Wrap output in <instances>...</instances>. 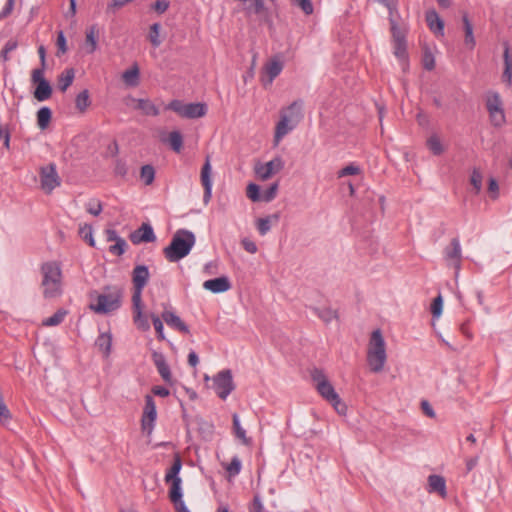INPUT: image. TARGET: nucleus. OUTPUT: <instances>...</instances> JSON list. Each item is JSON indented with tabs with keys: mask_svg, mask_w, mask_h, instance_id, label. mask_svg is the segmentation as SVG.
I'll return each instance as SVG.
<instances>
[{
	"mask_svg": "<svg viewBox=\"0 0 512 512\" xmlns=\"http://www.w3.org/2000/svg\"><path fill=\"white\" fill-rule=\"evenodd\" d=\"M195 242L196 237L193 232L179 229L173 234L170 244L163 249V254L169 262H178L189 255Z\"/></svg>",
	"mask_w": 512,
	"mask_h": 512,
	"instance_id": "1",
	"label": "nucleus"
},
{
	"mask_svg": "<svg viewBox=\"0 0 512 512\" xmlns=\"http://www.w3.org/2000/svg\"><path fill=\"white\" fill-rule=\"evenodd\" d=\"M42 274L41 288L44 298L54 299L62 295V271L55 261L45 262L40 268Z\"/></svg>",
	"mask_w": 512,
	"mask_h": 512,
	"instance_id": "2",
	"label": "nucleus"
},
{
	"mask_svg": "<svg viewBox=\"0 0 512 512\" xmlns=\"http://www.w3.org/2000/svg\"><path fill=\"white\" fill-rule=\"evenodd\" d=\"M387 360L386 344L383 335L379 329L372 332L368 349H367V363L369 368L374 373H379L383 370Z\"/></svg>",
	"mask_w": 512,
	"mask_h": 512,
	"instance_id": "3",
	"label": "nucleus"
},
{
	"mask_svg": "<svg viewBox=\"0 0 512 512\" xmlns=\"http://www.w3.org/2000/svg\"><path fill=\"white\" fill-rule=\"evenodd\" d=\"M312 380L315 382V387L318 393L337 411L340 415H345L347 406L342 402L339 395L336 393L333 385L329 382L326 375L322 370L314 369L311 373Z\"/></svg>",
	"mask_w": 512,
	"mask_h": 512,
	"instance_id": "4",
	"label": "nucleus"
},
{
	"mask_svg": "<svg viewBox=\"0 0 512 512\" xmlns=\"http://www.w3.org/2000/svg\"><path fill=\"white\" fill-rule=\"evenodd\" d=\"M121 299V289L107 288L104 293L97 295L96 302L90 304V309L98 314H108L120 308Z\"/></svg>",
	"mask_w": 512,
	"mask_h": 512,
	"instance_id": "5",
	"label": "nucleus"
},
{
	"mask_svg": "<svg viewBox=\"0 0 512 512\" xmlns=\"http://www.w3.org/2000/svg\"><path fill=\"white\" fill-rule=\"evenodd\" d=\"M166 109L174 111L179 116L188 119L200 118L206 115L207 105L205 103H188L185 104L180 100H172Z\"/></svg>",
	"mask_w": 512,
	"mask_h": 512,
	"instance_id": "6",
	"label": "nucleus"
},
{
	"mask_svg": "<svg viewBox=\"0 0 512 512\" xmlns=\"http://www.w3.org/2000/svg\"><path fill=\"white\" fill-rule=\"evenodd\" d=\"M486 107L494 126H501L505 122L502 100L497 92L489 91L486 95Z\"/></svg>",
	"mask_w": 512,
	"mask_h": 512,
	"instance_id": "7",
	"label": "nucleus"
},
{
	"mask_svg": "<svg viewBox=\"0 0 512 512\" xmlns=\"http://www.w3.org/2000/svg\"><path fill=\"white\" fill-rule=\"evenodd\" d=\"M216 394L225 400L235 389L231 370L226 369L217 373L213 379Z\"/></svg>",
	"mask_w": 512,
	"mask_h": 512,
	"instance_id": "8",
	"label": "nucleus"
},
{
	"mask_svg": "<svg viewBox=\"0 0 512 512\" xmlns=\"http://www.w3.org/2000/svg\"><path fill=\"white\" fill-rule=\"evenodd\" d=\"M149 279V270L145 265H137L132 272L134 292L132 302H141L142 291Z\"/></svg>",
	"mask_w": 512,
	"mask_h": 512,
	"instance_id": "9",
	"label": "nucleus"
},
{
	"mask_svg": "<svg viewBox=\"0 0 512 512\" xmlns=\"http://www.w3.org/2000/svg\"><path fill=\"white\" fill-rule=\"evenodd\" d=\"M40 183L42 190L50 194L61 183L60 177L54 164L42 167L40 170Z\"/></svg>",
	"mask_w": 512,
	"mask_h": 512,
	"instance_id": "10",
	"label": "nucleus"
},
{
	"mask_svg": "<svg viewBox=\"0 0 512 512\" xmlns=\"http://www.w3.org/2000/svg\"><path fill=\"white\" fill-rule=\"evenodd\" d=\"M157 417L156 405L151 395L145 396V406L141 419V428L143 431L151 434L154 428V422Z\"/></svg>",
	"mask_w": 512,
	"mask_h": 512,
	"instance_id": "11",
	"label": "nucleus"
},
{
	"mask_svg": "<svg viewBox=\"0 0 512 512\" xmlns=\"http://www.w3.org/2000/svg\"><path fill=\"white\" fill-rule=\"evenodd\" d=\"M444 258L449 266L455 268L456 272L460 270L462 250L459 239L453 238L450 244L444 249Z\"/></svg>",
	"mask_w": 512,
	"mask_h": 512,
	"instance_id": "12",
	"label": "nucleus"
},
{
	"mask_svg": "<svg viewBox=\"0 0 512 512\" xmlns=\"http://www.w3.org/2000/svg\"><path fill=\"white\" fill-rule=\"evenodd\" d=\"M284 168V161L281 157H275L265 164L256 166L255 173L261 180H268L274 174Z\"/></svg>",
	"mask_w": 512,
	"mask_h": 512,
	"instance_id": "13",
	"label": "nucleus"
},
{
	"mask_svg": "<svg viewBox=\"0 0 512 512\" xmlns=\"http://www.w3.org/2000/svg\"><path fill=\"white\" fill-rule=\"evenodd\" d=\"M283 70V63L278 57L270 59L263 67L262 84L267 87Z\"/></svg>",
	"mask_w": 512,
	"mask_h": 512,
	"instance_id": "14",
	"label": "nucleus"
},
{
	"mask_svg": "<svg viewBox=\"0 0 512 512\" xmlns=\"http://www.w3.org/2000/svg\"><path fill=\"white\" fill-rule=\"evenodd\" d=\"M212 167L210 162V156H207L205 159V163L202 166L200 180L201 184L204 188L203 202L204 204H208L212 197Z\"/></svg>",
	"mask_w": 512,
	"mask_h": 512,
	"instance_id": "15",
	"label": "nucleus"
},
{
	"mask_svg": "<svg viewBox=\"0 0 512 512\" xmlns=\"http://www.w3.org/2000/svg\"><path fill=\"white\" fill-rule=\"evenodd\" d=\"M125 103L128 106L133 104L134 109L140 110L147 116H158L160 113L158 107L149 99H136L132 96H128L125 99Z\"/></svg>",
	"mask_w": 512,
	"mask_h": 512,
	"instance_id": "16",
	"label": "nucleus"
},
{
	"mask_svg": "<svg viewBox=\"0 0 512 512\" xmlns=\"http://www.w3.org/2000/svg\"><path fill=\"white\" fill-rule=\"evenodd\" d=\"M130 240L133 244L150 243L156 240V236L149 223H142L137 230L130 234Z\"/></svg>",
	"mask_w": 512,
	"mask_h": 512,
	"instance_id": "17",
	"label": "nucleus"
},
{
	"mask_svg": "<svg viewBox=\"0 0 512 512\" xmlns=\"http://www.w3.org/2000/svg\"><path fill=\"white\" fill-rule=\"evenodd\" d=\"M152 360L162 379L166 383L172 384V373L165 356L161 352L154 351L152 353Z\"/></svg>",
	"mask_w": 512,
	"mask_h": 512,
	"instance_id": "18",
	"label": "nucleus"
},
{
	"mask_svg": "<svg viewBox=\"0 0 512 512\" xmlns=\"http://www.w3.org/2000/svg\"><path fill=\"white\" fill-rule=\"evenodd\" d=\"M296 125L290 123L287 113H280V120L276 124L274 133V145L277 146L280 141L291 132Z\"/></svg>",
	"mask_w": 512,
	"mask_h": 512,
	"instance_id": "19",
	"label": "nucleus"
},
{
	"mask_svg": "<svg viewBox=\"0 0 512 512\" xmlns=\"http://www.w3.org/2000/svg\"><path fill=\"white\" fill-rule=\"evenodd\" d=\"M425 20L429 29L439 36L444 35V21L440 18L438 13L434 10H428L425 14Z\"/></svg>",
	"mask_w": 512,
	"mask_h": 512,
	"instance_id": "20",
	"label": "nucleus"
},
{
	"mask_svg": "<svg viewBox=\"0 0 512 512\" xmlns=\"http://www.w3.org/2000/svg\"><path fill=\"white\" fill-rule=\"evenodd\" d=\"M162 319L165 321V323L171 327L172 329H175L179 332H182L184 334H189L190 330L188 326L181 320L179 316H177L172 311H164L161 315Z\"/></svg>",
	"mask_w": 512,
	"mask_h": 512,
	"instance_id": "21",
	"label": "nucleus"
},
{
	"mask_svg": "<svg viewBox=\"0 0 512 512\" xmlns=\"http://www.w3.org/2000/svg\"><path fill=\"white\" fill-rule=\"evenodd\" d=\"M203 287L213 293L226 292L231 288L229 279L225 276L209 279L203 283Z\"/></svg>",
	"mask_w": 512,
	"mask_h": 512,
	"instance_id": "22",
	"label": "nucleus"
},
{
	"mask_svg": "<svg viewBox=\"0 0 512 512\" xmlns=\"http://www.w3.org/2000/svg\"><path fill=\"white\" fill-rule=\"evenodd\" d=\"M303 101L298 99L293 101L288 107L283 108L280 113H287L290 123L298 125L303 118Z\"/></svg>",
	"mask_w": 512,
	"mask_h": 512,
	"instance_id": "23",
	"label": "nucleus"
},
{
	"mask_svg": "<svg viewBox=\"0 0 512 512\" xmlns=\"http://www.w3.org/2000/svg\"><path fill=\"white\" fill-rule=\"evenodd\" d=\"M133 303V320L138 329L142 331H148L150 329V324L146 316L143 315L141 302H132Z\"/></svg>",
	"mask_w": 512,
	"mask_h": 512,
	"instance_id": "24",
	"label": "nucleus"
},
{
	"mask_svg": "<svg viewBox=\"0 0 512 512\" xmlns=\"http://www.w3.org/2000/svg\"><path fill=\"white\" fill-rule=\"evenodd\" d=\"M428 486V491L430 493L436 492L440 494L442 497L446 496V481L444 477L435 474L430 475L428 477Z\"/></svg>",
	"mask_w": 512,
	"mask_h": 512,
	"instance_id": "25",
	"label": "nucleus"
},
{
	"mask_svg": "<svg viewBox=\"0 0 512 512\" xmlns=\"http://www.w3.org/2000/svg\"><path fill=\"white\" fill-rule=\"evenodd\" d=\"M75 71L73 68L65 69L57 79V87L61 92H65L73 83Z\"/></svg>",
	"mask_w": 512,
	"mask_h": 512,
	"instance_id": "26",
	"label": "nucleus"
},
{
	"mask_svg": "<svg viewBox=\"0 0 512 512\" xmlns=\"http://www.w3.org/2000/svg\"><path fill=\"white\" fill-rule=\"evenodd\" d=\"M34 98L40 102L48 100L52 95V87L47 80H42L36 84Z\"/></svg>",
	"mask_w": 512,
	"mask_h": 512,
	"instance_id": "27",
	"label": "nucleus"
},
{
	"mask_svg": "<svg viewBox=\"0 0 512 512\" xmlns=\"http://www.w3.org/2000/svg\"><path fill=\"white\" fill-rule=\"evenodd\" d=\"M97 348L103 353L105 357H108L111 352L112 337L109 333H101L95 342Z\"/></svg>",
	"mask_w": 512,
	"mask_h": 512,
	"instance_id": "28",
	"label": "nucleus"
},
{
	"mask_svg": "<svg viewBox=\"0 0 512 512\" xmlns=\"http://www.w3.org/2000/svg\"><path fill=\"white\" fill-rule=\"evenodd\" d=\"M463 22V28L465 33V44L470 48L473 49L476 45L475 38L473 35V25L471 21L468 18L467 14H464L462 17Z\"/></svg>",
	"mask_w": 512,
	"mask_h": 512,
	"instance_id": "29",
	"label": "nucleus"
},
{
	"mask_svg": "<svg viewBox=\"0 0 512 512\" xmlns=\"http://www.w3.org/2000/svg\"><path fill=\"white\" fill-rule=\"evenodd\" d=\"M232 420H233V430H234V434L235 436L241 440V442L244 444V445H250L252 443V440L251 438L247 437L246 436V431L245 429L241 426L240 424V420H239V416L237 413H234L233 416H232Z\"/></svg>",
	"mask_w": 512,
	"mask_h": 512,
	"instance_id": "30",
	"label": "nucleus"
},
{
	"mask_svg": "<svg viewBox=\"0 0 512 512\" xmlns=\"http://www.w3.org/2000/svg\"><path fill=\"white\" fill-rule=\"evenodd\" d=\"M162 141L168 142L171 149L177 153H179L183 147V136L177 130L170 132L168 138L162 139Z\"/></svg>",
	"mask_w": 512,
	"mask_h": 512,
	"instance_id": "31",
	"label": "nucleus"
},
{
	"mask_svg": "<svg viewBox=\"0 0 512 512\" xmlns=\"http://www.w3.org/2000/svg\"><path fill=\"white\" fill-rule=\"evenodd\" d=\"M139 73V68L135 64L130 69L124 71L122 79L128 86L135 87L139 84Z\"/></svg>",
	"mask_w": 512,
	"mask_h": 512,
	"instance_id": "32",
	"label": "nucleus"
},
{
	"mask_svg": "<svg viewBox=\"0 0 512 512\" xmlns=\"http://www.w3.org/2000/svg\"><path fill=\"white\" fill-rule=\"evenodd\" d=\"M171 487L169 490V499L174 504L182 502V489H181V479H175L174 481H170Z\"/></svg>",
	"mask_w": 512,
	"mask_h": 512,
	"instance_id": "33",
	"label": "nucleus"
},
{
	"mask_svg": "<svg viewBox=\"0 0 512 512\" xmlns=\"http://www.w3.org/2000/svg\"><path fill=\"white\" fill-rule=\"evenodd\" d=\"M505 69L502 75L503 81L510 86L512 83V58L510 56L509 48L506 47L504 51Z\"/></svg>",
	"mask_w": 512,
	"mask_h": 512,
	"instance_id": "34",
	"label": "nucleus"
},
{
	"mask_svg": "<svg viewBox=\"0 0 512 512\" xmlns=\"http://www.w3.org/2000/svg\"><path fill=\"white\" fill-rule=\"evenodd\" d=\"M52 118V111L49 107H42L37 112V125L44 130L48 127Z\"/></svg>",
	"mask_w": 512,
	"mask_h": 512,
	"instance_id": "35",
	"label": "nucleus"
},
{
	"mask_svg": "<svg viewBox=\"0 0 512 512\" xmlns=\"http://www.w3.org/2000/svg\"><path fill=\"white\" fill-rule=\"evenodd\" d=\"M182 468V462L179 456H176L172 466L168 469L165 475V482L170 483V481H174L175 479H181L178 474Z\"/></svg>",
	"mask_w": 512,
	"mask_h": 512,
	"instance_id": "36",
	"label": "nucleus"
},
{
	"mask_svg": "<svg viewBox=\"0 0 512 512\" xmlns=\"http://www.w3.org/2000/svg\"><path fill=\"white\" fill-rule=\"evenodd\" d=\"M90 105L89 92L85 89L76 96L75 106L79 112L84 113Z\"/></svg>",
	"mask_w": 512,
	"mask_h": 512,
	"instance_id": "37",
	"label": "nucleus"
},
{
	"mask_svg": "<svg viewBox=\"0 0 512 512\" xmlns=\"http://www.w3.org/2000/svg\"><path fill=\"white\" fill-rule=\"evenodd\" d=\"M278 218L279 217L277 214L267 216L265 218H259L257 220V229H258L260 235H262V236L266 235L271 229V220L274 219L275 221H277Z\"/></svg>",
	"mask_w": 512,
	"mask_h": 512,
	"instance_id": "38",
	"label": "nucleus"
},
{
	"mask_svg": "<svg viewBox=\"0 0 512 512\" xmlns=\"http://www.w3.org/2000/svg\"><path fill=\"white\" fill-rule=\"evenodd\" d=\"M66 314H67L66 310L59 309L52 316L43 320V325L44 326H57L64 320Z\"/></svg>",
	"mask_w": 512,
	"mask_h": 512,
	"instance_id": "39",
	"label": "nucleus"
},
{
	"mask_svg": "<svg viewBox=\"0 0 512 512\" xmlns=\"http://www.w3.org/2000/svg\"><path fill=\"white\" fill-rule=\"evenodd\" d=\"M97 30L95 26H91L86 31V44L88 46L87 52L93 53L97 49V40H96Z\"/></svg>",
	"mask_w": 512,
	"mask_h": 512,
	"instance_id": "40",
	"label": "nucleus"
},
{
	"mask_svg": "<svg viewBox=\"0 0 512 512\" xmlns=\"http://www.w3.org/2000/svg\"><path fill=\"white\" fill-rule=\"evenodd\" d=\"M140 177L146 185H151L155 179V169L152 165H144L141 167Z\"/></svg>",
	"mask_w": 512,
	"mask_h": 512,
	"instance_id": "41",
	"label": "nucleus"
},
{
	"mask_svg": "<svg viewBox=\"0 0 512 512\" xmlns=\"http://www.w3.org/2000/svg\"><path fill=\"white\" fill-rule=\"evenodd\" d=\"M226 471L229 473V476H237L242 468L241 460L238 456L232 457L229 464L224 466Z\"/></svg>",
	"mask_w": 512,
	"mask_h": 512,
	"instance_id": "42",
	"label": "nucleus"
},
{
	"mask_svg": "<svg viewBox=\"0 0 512 512\" xmlns=\"http://www.w3.org/2000/svg\"><path fill=\"white\" fill-rule=\"evenodd\" d=\"M427 146L434 155H440L444 151L441 141L436 135H432L428 138Z\"/></svg>",
	"mask_w": 512,
	"mask_h": 512,
	"instance_id": "43",
	"label": "nucleus"
},
{
	"mask_svg": "<svg viewBox=\"0 0 512 512\" xmlns=\"http://www.w3.org/2000/svg\"><path fill=\"white\" fill-rule=\"evenodd\" d=\"M313 311L319 318H321L324 322L329 323L334 318H336V312L333 311L331 308H313Z\"/></svg>",
	"mask_w": 512,
	"mask_h": 512,
	"instance_id": "44",
	"label": "nucleus"
},
{
	"mask_svg": "<svg viewBox=\"0 0 512 512\" xmlns=\"http://www.w3.org/2000/svg\"><path fill=\"white\" fill-rule=\"evenodd\" d=\"M394 54L401 61L407 60L408 55L406 41L399 40V42H394Z\"/></svg>",
	"mask_w": 512,
	"mask_h": 512,
	"instance_id": "45",
	"label": "nucleus"
},
{
	"mask_svg": "<svg viewBox=\"0 0 512 512\" xmlns=\"http://www.w3.org/2000/svg\"><path fill=\"white\" fill-rule=\"evenodd\" d=\"M161 25L159 23H154L150 26L149 40L151 44L156 48L161 44V40L159 39Z\"/></svg>",
	"mask_w": 512,
	"mask_h": 512,
	"instance_id": "46",
	"label": "nucleus"
},
{
	"mask_svg": "<svg viewBox=\"0 0 512 512\" xmlns=\"http://www.w3.org/2000/svg\"><path fill=\"white\" fill-rule=\"evenodd\" d=\"M246 194H247V197L250 200H252L253 202L262 200V197L260 196V188L257 184L250 183L247 186Z\"/></svg>",
	"mask_w": 512,
	"mask_h": 512,
	"instance_id": "47",
	"label": "nucleus"
},
{
	"mask_svg": "<svg viewBox=\"0 0 512 512\" xmlns=\"http://www.w3.org/2000/svg\"><path fill=\"white\" fill-rule=\"evenodd\" d=\"M360 168L359 166L355 165V164H349L345 167H343L341 170L338 171V177L339 178H342V177H345V176H349V175H358L360 174Z\"/></svg>",
	"mask_w": 512,
	"mask_h": 512,
	"instance_id": "48",
	"label": "nucleus"
},
{
	"mask_svg": "<svg viewBox=\"0 0 512 512\" xmlns=\"http://www.w3.org/2000/svg\"><path fill=\"white\" fill-rule=\"evenodd\" d=\"M443 308V299L441 295H438L436 298H434L432 304H431V313L434 318H438L442 313Z\"/></svg>",
	"mask_w": 512,
	"mask_h": 512,
	"instance_id": "49",
	"label": "nucleus"
},
{
	"mask_svg": "<svg viewBox=\"0 0 512 512\" xmlns=\"http://www.w3.org/2000/svg\"><path fill=\"white\" fill-rule=\"evenodd\" d=\"M127 247L126 241L122 238L121 240H118V242H115L114 245H111L109 247V251L113 255L120 256L125 252V249Z\"/></svg>",
	"mask_w": 512,
	"mask_h": 512,
	"instance_id": "50",
	"label": "nucleus"
},
{
	"mask_svg": "<svg viewBox=\"0 0 512 512\" xmlns=\"http://www.w3.org/2000/svg\"><path fill=\"white\" fill-rule=\"evenodd\" d=\"M482 174L477 169H474L471 174L470 182L473 185L476 193L481 190L482 187Z\"/></svg>",
	"mask_w": 512,
	"mask_h": 512,
	"instance_id": "51",
	"label": "nucleus"
},
{
	"mask_svg": "<svg viewBox=\"0 0 512 512\" xmlns=\"http://www.w3.org/2000/svg\"><path fill=\"white\" fill-rule=\"evenodd\" d=\"M151 319L153 322L154 329L157 333L158 339L163 340L165 337H164L163 323H162L161 318L155 314H152Z\"/></svg>",
	"mask_w": 512,
	"mask_h": 512,
	"instance_id": "52",
	"label": "nucleus"
},
{
	"mask_svg": "<svg viewBox=\"0 0 512 512\" xmlns=\"http://www.w3.org/2000/svg\"><path fill=\"white\" fill-rule=\"evenodd\" d=\"M278 187V182L271 184L270 187L263 193L262 200L265 202L272 201L276 197Z\"/></svg>",
	"mask_w": 512,
	"mask_h": 512,
	"instance_id": "53",
	"label": "nucleus"
},
{
	"mask_svg": "<svg viewBox=\"0 0 512 512\" xmlns=\"http://www.w3.org/2000/svg\"><path fill=\"white\" fill-rule=\"evenodd\" d=\"M294 4L299 6L306 15L313 13V4L311 0H291Z\"/></svg>",
	"mask_w": 512,
	"mask_h": 512,
	"instance_id": "54",
	"label": "nucleus"
},
{
	"mask_svg": "<svg viewBox=\"0 0 512 512\" xmlns=\"http://www.w3.org/2000/svg\"><path fill=\"white\" fill-rule=\"evenodd\" d=\"M102 209V203L99 200H94L87 204V211L94 216H98L102 212Z\"/></svg>",
	"mask_w": 512,
	"mask_h": 512,
	"instance_id": "55",
	"label": "nucleus"
},
{
	"mask_svg": "<svg viewBox=\"0 0 512 512\" xmlns=\"http://www.w3.org/2000/svg\"><path fill=\"white\" fill-rule=\"evenodd\" d=\"M391 30H392V36H393V42H399L400 41H406L405 34L397 27L394 20L391 19Z\"/></svg>",
	"mask_w": 512,
	"mask_h": 512,
	"instance_id": "56",
	"label": "nucleus"
},
{
	"mask_svg": "<svg viewBox=\"0 0 512 512\" xmlns=\"http://www.w3.org/2000/svg\"><path fill=\"white\" fill-rule=\"evenodd\" d=\"M44 72H45V67H43L42 65L40 68L34 69L32 71L31 81L33 82V84H37V83L41 82L42 80H46V78L44 77Z\"/></svg>",
	"mask_w": 512,
	"mask_h": 512,
	"instance_id": "57",
	"label": "nucleus"
},
{
	"mask_svg": "<svg viewBox=\"0 0 512 512\" xmlns=\"http://www.w3.org/2000/svg\"><path fill=\"white\" fill-rule=\"evenodd\" d=\"M80 235L89 242L91 246H94V239L92 237V227L89 225H85L80 228Z\"/></svg>",
	"mask_w": 512,
	"mask_h": 512,
	"instance_id": "58",
	"label": "nucleus"
},
{
	"mask_svg": "<svg viewBox=\"0 0 512 512\" xmlns=\"http://www.w3.org/2000/svg\"><path fill=\"white\" fill-rule=\"evenodd\" d=\"M249 512H264V506L259 495L254 496Z\"/></svg>",
	"mask_w": 512,
	"mask_h": 512,
	"instance_id": "59",
	"label": "nucleus"
},
{
	"mask_svg": "<svg viewBox=\"0 0 512 512\" xmlns=\"http://www.w3.org/2000/svg\"><path fill=\"white\" fill-rule=\"evenodd\" d=\"M57 47L59 53L64 54L67 52L66 39L63 31H59L57 34Z\"/></svg>",
	"mask_w": 512,
	"mask_h": 512,
	"instance_id": "60",
	"label": "nucleus"
},
{
	"mask_svg": "<svg viewBox=\"0 0 512 512\" xmlns=\"http://www.w3.org/2000/svg\"><path fill=\"white\" fill-rule=\"evenodd\" d=\"M423 65L426 70H432L435 67V60L430 52H425L423 57Z\"/></svg>",
	"mask_w": 512,
	"mask_h": 512,
	"instance_id": "61",
	"label": "nucleus"
},
{
	"mask_svg": "<svg viewBox=\"0 0 512 512\" xmlns=\"http://www.w3.org/2000/svg\"><path fill=\"white\" fill-rule=\"evenodd\" d=\"M242 247L249 253L255 254L258 250L257 245L255 242L251 241L248 238H244L241 241Z\"/></svg>",
	"mask_w": 512,
	"mask_h": 512,
	"instance_id": "62",
	"label": "nucleus"
},
{
	"mask_svg": "<svg viewBox=\"0 0 512 512\" xmlns=\"http://www.w3.org/2000/svg\"><path fill=\"white\" fill-rule=\"evenodd\" d=\"M169 7V3L165 0H157L154 5H153V8L154 10L157 12V13H164Z\"/></svg>",
	"mask_w": 512,
	"mask_h": 512,
	"instance_id": "63",
	"label": "nucleus"
},
{
	"mask_svg": "<svg viewBox=\"0 0 512 512\" xmlns=\"http://www.w3.org/2000/svg\"><path fill=\"white\" fill-rule=\"evenodd\" d=\"M15 0H7L3 10L0 13V18H5L11 14L14 8Z\"/></svg>",
	"mask_w": 512,
	"mask_h": 512,
	"instance_id": "64",
	"label": "nucleus"
}]
</instances>
